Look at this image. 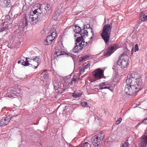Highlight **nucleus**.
<instances>
[{"mask_svg": "<svg viewBox=\"0 0 147 147\" xmlns=\"http://www.w3.org/2000/svg\"><path fill=\"white\" fill-rule=\"evenodd\" d=\"M40 78L41 80H43L44 79H45V78H44V76H43L42 75H41V74H40Z\"/></svg>", "mask_w": 147, "mask_h": 147, "instance_id": "nucleus-47", "label": "nucleus"}, {"mask_svg": "<svg viewBox=\"0 0 147 147\" xmlns=\"http://www.w3.org/2000/svg\"><path fill=\"white\" fill-rule=\"evenodd\" d=\"M143 123L141 122V121L140 122V123H138L137 125L136 126V127H138V126L140 125V124H141L142 123Z\"/></svg>", "mask_w": 147, "mask_h": 147, "instance_id": "nucleus-49", "label": "nucleus"}, {"mask_svg": "<svg viewBox=\"0 0 147 147\" xmlns=\"http://www.w3.org/2000/svg\"><path fill=\"white\" fill-rule=\"evenodd\" d=\"M34 11V13H37L38 15H39L40 16V15H41L42 11H41V9L40 8H38L35 9Z\"/></svg>", "mask_w": 147, "mask_h": 147, "instance_id": "nucleus-30", "label": "nucleus"}, {"mask_svg": "<svg viewBox=\"0 0 147 147\" xmlns=\"http://www.w3.org/2000/svg\"><path fill=\"white\" fill-rule=\"evenodd\" d=\"M139 50V48L138 45L137 44H136L135 46L134 52H136L137 51Z\"/></svg>", "mask_w": 147, "mask_h": 147, "instance_id": "nucleus-41", "label": "nucleus"}, {"mask_svg": "<svg viewBox=\"0 0 147 147\" xmlns=\"http://www.w3.org/2000/svg\"><path fill=\"white\" fill-rule=\"evenodd\" d=\"M86 33L85 32H83V33H81L79 34V36L80 35V36L78 37L76 39V41L77 42V43H80V42H81L85 41L84 40L85 38H86Z\"/></svg>", "mask_w": 147, "mask_h": 147, "instance_id": "nucleus-18", "label": "nucleus"}, {"mask_svg": "<svg viewBox=\"0 0 147 147\" xmlns=\"http://www.w3.org/2000/svg\"><path fill=\"white\" fill-rule=\"evenodd\" d=\"M53 40L51 35H49L45 40L44 44L46 45H48L51 43Z\"/></svg>", "mask_w": 147, "mask_h": 147, "instance_id": "nucleus-19", "label": "nucleus"}, {"mask_svg": "<svg viewBox=\"0 0 147 147\" xmlns=\"http://www.w3.org/2000/svg\"><path fill=\"white\" fill-rule=\"evenodd\" d=\"M129 144L127 140L125 142V143L123 144L121 146V147H128Z\"/></svg>", "mask_w": 147, "mask_h": 147, "instance_id": "nucleus-34", "label": "nucleus"}, {"mask_svg": "<svg viewBox=\"0 0 147 147\" xmlns=\"http://www.w3.org/2000/svg\"><path fill=\"white\" fill-rule=\"evenodd\" d=\"M105 135V133L103 131H100V133H99L96 136H97V137H98V138L99 139V140L101 141L103 140Z\"/></svg>", "mask_w": 147, "mask_h": 147, "instance_id": "nucleus-23", "label": "nucleus"}, {"mask_svg": "<svg viewBox=\"0 0 147 147\" xmlns=\"http://www.w3.org/2000/svg\"><path fill=\"white\" fill-rule=\"evenodd\" d=\"M89 67V65H85V66L79 70V72L80 74L83 73L84 72L85 70L87 69Z\"/></svg>", "mask_w": 147, "mask_h": 147, "instance_id": "nucleus-31", "label": "nucleus"}, {"mask_svg": "<svg viewBox=\"0 0 147 147\" xmlns=\"http://www.w3.org/2000/svg\"><path fill=\"white\" fill-rule=\"evenodd\" d=\"M41 74V75L44 76V77L45 79H47L48 78V74L47 73V69L44 70Z\"/></svg>", "mask_w": 147, "mask_h": 147, "instance_id": "nucleus-28", "label": "nucleus"}, {"mask_svg": "<svg viewBox=\"0 0 147 147\" xmlns=\"http://www.w3.org/2000/svg\"><path fill=\"white\" fill-rule=\"evenodd\" d=\"M71 81V79L69 77L68 78L65 79L63 83L62 84L63 88L62 90L60 92L61 94L63 93L65 90L69 87L70 85H72Z\"/></svg>", "mask_w": 147, "mask_h": 147, "instance_id": "nucleus-6", "label": "nucleus"}, {"mask_svg": "<svg viewBox=\"0 0 147 147\" xmlns=\"http://www.w3.org/2000/svg\"><path fill=\"white\" fill-rule=\"evenodd\" d=\"M53 84L55 89L57 90L59 88L61 89L62 90L63 86L62 84L59 82L57 80H54L53 82Z\"/></svg>", "mask_w": 147, "mask_h": 147, "instance_id": "nucleus-15", "label": "nucleus"}, {"mask_svg": "<svg viewBox=\"0 0 147 147\" xmlns=\"http://www.w3.org/2000/svg\"><path fill=\"white\" fill-rule=\"evenodd\" d=\"M93 29L92 28H91V29H90V30H91V32L93 34V33H94V32L93 31Z\"/></svg>", "mask_w": 147, "mask_h": 147, "instance_id": "nucleus-51", "label": "nucleus"}, {"mask_svg": "<svg viewBox=\"0 0 147 147\" xmlns=\"http://www.w3.org/2000/svg\"><path fill=\"white\" fill-rule=\"evenodd\" d=\"M24 66H28L29 65H23Z\"/></svg>", "mask_w": 147, "mask_h": 147, "instance_id": "nucleus-55", "label": "nucleus"}, {"mask_svg": "<svg viewBox=\"0 0 147 147\" xmlns=\"http://www.w3.org/2000/svg\"><path fill=\"white\" fill-rule=\"evenodd\" d=\"M122 56L123 58H128V56H127V54H126L125 53H123L121 54L120 57H121Z\"/></svg>", "mask_w": 147, "mask_h": 147, "instance_id": "nucleus-42", "label": "nucleus"}, {"mask_svg": "<svg viewBox=\"0 0 147 147\" xmlns=\"http://www.w3.org/2000/svg\"><path fill=\"white\" fill-rule=\"evenodd\" d=\"M134 48H133L132 49H131V54L132 55L134 53Z\"/></svg>", "mask_w": 147, "mask_h": 147, "instance_id": "nucleus-50", "label": "nucleus"}, {"mask_svg": "<svg viewBox=\"0 0 147 147\" xmlns=\"http://www.w3.org/2000/svg\"><path fill=\"white\" fill-rule=\"evenodd\" d=\"M20 96V94L19 92H18L14 90L13 91L10 95H9L8 97H12L13 98H15L16 96Z\"/></svg>", "mask_w": 147, "mask_h": 147, "instance_id": "nucleus-24", "label": "nucleus"}, {"mask_svg": "<svg viewBox=\"0 0 147 147\" xmlns=\"http://www.w3.org/2000/svg\"><path fill=\"white\" fill-rule=\"evenodd\" d=\"M75 29L74 30V31L76 32L75 34V36H79V34L81 33H83V30H82L81 28L78 26L76 25L75 26Z\"/></svg>", "mask_w": 147, "mask_h": 147, "instance_id": "nucleus-17", "label": "nucleus"}, {"mask_svg": "<svg viewBox=\"0 0 147 147\" xmlns=\"http://www.w3.org/2000/svg\"><path fill=\"white\" fill-rule=\"evenodd\" d=\"M118 45L116 44H113L109 47L104 52V56H110L113 53L118 47Z\"/></svg>", "mask_w": 147, "mask_h": 147, "instance_id": "nucleus-7", "label": "nucleus"}, {"mask_svg": "<svg viewBox=\"0 0 147 147\" xmlns=\"http://www.w3.org/2000/svg\"><path fill=\"white\" fill-rule=\"evenodd\" d=\"M105 86H99V87H100L99 88H95L97 89V90H98L99 89L102 90L103 89H102V87H105Z\"/></svg>", "mask_w": 147, "mask_h": 147, "instance_id": "nucleus-46", "label": "nucleus"}, {"mask_svg": "<svg viewBox=\"0 0 147 147\" xmlns=\"http://www.w3.org/2000/svg\"><path fill=\"white\" fill-rule=\"evenodd\" d=\"M81 104L83 107H87L88 106L87 103L86 102H82Z\"/></svg>", "mask_w": 147, "mask_h": 147, "instance_id": "nucleus-38", "label": "nucleus"}, {"mask_svg": "<svg viewBox=\"0 0 147 147\" xmlns=\"http://www.w3.org/2000/svg\"><path fill=\"white\" fill-rule=\"evenodd\" d=\"M122 120V119H121V118H119V119L115 123V124L116 125H119L120 123L121 122V121Z\"/></svg>", "mask_w": 147, "mask_h": 147, "instance_id": "nucleus-40", "label": "nucleus"}, {"mask_svg": "<svg viewBox=\"0 0 147 147\" xmlns=\"http://www.w3.org/2000/svg\"><path fill=\"white\" fill-rule=\"evenodd\" d=\"M30 14L29 20L33 22L32 23L33 24H35L38 21L42 20V17H41V16H40L39 15H38L37 13H35L34 11H32L31 12Z\"/></svg>", "mask_w": 147, "mask_h": 147, "instance_id": "nucleus-3", "label": "nucleus"}, {"mask_svg": "<svg viewBox=\"0 0 147 147\" xmlns=\"http://www.w3.org/2000/svg\"><path fill=\"white\" fill-rule=\"evenodd\" d=\"M80 147H91L90 145L88 142H86L83 144L82 146Z\"/></svg>", "mask_w": 147, "mask_h": 147, "instance_id": "nucleus-35", "label": "nucleus"}, {"mask_svg": "<svg viewBox=\"0 0 147 147\" xmlns=\"http://www.w3.org/2000/svg\"><path fill=\"white\" fill-rule=\"evenodd\" d=\"M93 75L95 78L100 79L104 76V71L100 68L97 69L93 72Z\"/></svg>", "mask_w": 147, "mask_h": 147, "instance_id": "nucleus-8", "label": "nucleus"}, {"mask_svg": "<svg viewBox=\"0 0 147 147\" xmlns=\"http://www.w3.org/2000/svg\"><path fill=\"white\" fill-rule=\"evenodd\" d=\"M10 17L9 15H6L4 21L3 22L4 23H7L10 20Z\"/></svg>", "mask_w": 147, "mask_h": 147, "instance_id": "nucleus-32", "label": "nucleus"}, {"mask_svg": "<svg viewBox=\"0 0 147 147\" xmlns=\"http://www.w3.org/2000/svg\"><path fill=\"white\" fill-rule=\"evenodd\" d=\"M140 19L142 21H145L147 20L146 15L145 14L143 15L140 17Z\"/></svg>", "mask_w": 147, "mask_h": 147, "instance_id": "nucleus-33", "label": "nucleus"}, {"mask_svg": "<svg viewBox=\"0 0 147 147\" xmlns=\"http://www.w3.org/2000/svg\"><path fill=\"white\" fill-rule=\"evenodd\" d=\"M90 56V55L89 54H87L81 57L80 58V61L82 62L88 60L89 59Z\"/></svg>", "mask_w": 147, "mask_h": 147, "instance_id": "nucleus-25", "label": "nucleus"}, {"mask_svg": "<svg viewBox=\"0 0 147 147\" xmlns=\"http://www.w3.org/2000/svg\"><path fill=\"white\" fill-rule=\"evenodd\" d=\"M93 38L92 37H91L90 38V40H92L93 39Z\"/></svg>", "mask_w": 147, "mask_h": 147, "instance_id": "nucleus-54", "label": "nucleus"}, {"mask_svg": "<svg viewBox=\"0 0 147 147\" xmlns=\"http://www.w3.org/2000/svg\"><path fill=\"white\" fill-rule=\"evenodd\" d=\"M112 87L110 86H105V87H102V89H108L110 90H112Z\"/></svg>", "mask_w": 147, "mask_h": 147, "instance_id": "nucleus-43", "label": "nucleus"}, {"mask_svg": "<svg viewBox=\"0 0 147 147\" xmlns=\"http://www.w3.org/2000/svg\"><path fill=\"white\" fill-rule=\"evenodd\" d=\"M97 137L95 135L91 138V141L93 145L95 146H98L101 142Z\"/></svg>", "mask_w": 147, "mask_h": 147, "instance_id": "nucleus-14", "label": "nucleus"}, {"mask_svg": "<svg viewBox=\"0 0 147 147\" xmlns=\"http://www.w3.org/2000/svg\"><path fill=\"white\" fill-rule=\"evenodd\" d=\"M138 142L139 147H146L147 145V134L141 137Z\"/></svg>", "mask_w": 147, "mask_h": 147, "instance_id": "nucleus-9", "label": "nucleus"}, {"mask_svg": "<svg viewBox=\"0 0 147 147\" xmlns=\"http://www.w3.org/2000/svg\"><path fill=\"white\" fill-rule=\"evenodd\" d=\"M87 64L88 65V64H90L89 63H88Z\"/></svg>", "mask_w": 147, "mask_h": 147, "instance_id": "nucleus-57", "label": "nucleus"}, {"mask_svg": "<svg viewBox=\"0 0 147 147\" xmlns=\"http://www.w3.org/2000/svg\"><path fill=\"white\" fill-rule=\"evenodd\" d=\"M10 0H1L0 1V5L3 7H10L11 6Z\"/></svg>", "mask_w": 147, "mask_h": 147, "instance_id": "nucleus-16", "label": "nucleus"}, {"mask_svg": "<svg viewBox=\"0 0 147 147\" xmlns=\"http://www.w3.org/2000/svg\"><path fill=\"white\" fill-rule=\"evenodd\" d=\"M38 67V65L36 66H35L34 65H33V66L32 67H35L34 68L36 69V68Z\"/></svg>", "mask_w": 147, "mask_h": 147, "instance_id": "nucleus-52", "label": "nucleus"}, {"mask_svg": "<svg viewBox=\"0 0 147 147\" xmlns=\"http://www.w3.org/2000/svg\"><path fill=\"white\" fill-rule=\"evenodd\" d=\"M59 15L60 13L58 11H55L53 16V19H54V20H57L59 17Z\"/></svg>", "mask_w": 147, "mask_h": 147, "instance_id": "nucleus-29", "label": "nucleus"}, {"mask_svg": "<svg viewBox=\"0 0 147 147\" xmlns=\"http://www.w3.org/2000/svg\"><path fill=\"white\" fill-rule=\"evenodd\" d=\"M91 28L89 24L84 25L82 30H83V32H85L86 33V36H88V31L89 30H90Z\"/></svg>", "mask_w": 147, "mask_h": 147, "instance_id": "nucleus-20", "label": "nucleus"}, {"mask_svg": "<svg viewBox=\"0 0 147 147\" xmlns=\"http://www.w3.org/2000/svg\"><path fill=\"white\" fill-rule=\"evenodd\" d=\"M112 26L109 24H106L103 28L101 35L106 44H109V40L110 38V34L111 32Z\"/></svg>", "mask_w": 147, "mask_h": 147, "instance_id": "nucleus-2", "label": "nucleus"}, {"mask_svg": "<svg viewBox=\"0 0 147 147\" xmlns=\"http://www.w3.org/2000/svg\"><path fill=\"white\" fill-rule=\"evenodd\" d=\"M25 58L26 59V58H25L24 57L21 56V58H20L21 59V60H19L18 61V63L20 64V63H22L21 64H22V62H23V60H22V59H24V61H25L24 60Z\"/></svg>", "mask_w": 147, "mask_h": 147, "instance_id": "nucleus-39", "label": "nucleus"}, {"mask_svg": "<svg viewBox=\"0 0 147 147\" xmlns=\"http://www.w3.org/2000/svg\"><path fill=\"white\" fill-rule=\"evenodd\" d=\"M139 74L135 72L127 76L124 89L125 93L130 96H134L143 88L142 82Z\"/></svg>", "mask_w": 147, "mask_h": 147, "instance_id": "nucleus-1", "label": "nucleus"}, {"mask_svg": "<svg viewBox=\"0 0 147 147\" xmlns=\"http://www.w3.org/2000/svg\"><path fill=\"white\" fill-rule=\"evenodd\" d=\"M84 43L85 41L81 42L78 44L77 43H75L76 45L73 50L74 53H78L81 51L82 49L85 47Z\"/></svg>", "mask_w": 147, "mask_h": 147, "instance_id": "nucleus-10", "label": "nucleus"}, {"mask_svg": "<svg viewBox=\"0 0 147 147\" xmlns=\"http://www.w3.org/2000/svg\"><path fill=\"white\" fill-rule=\"evenodd\" d=\"M5 29H6V28L4 27L3 26V27L0 28V32H2L5 31Z\"/></svg>", "mask_w": 147, "mask_h": 147, "instance_id": "nucleus-44", "label": "nucleus"}, {"mask_svg": "<svg viewBox=\"0 0 147 147\" xmlns=\"http://www.w3.org/2000/svg\"><path fill=\"white\" fill-rule=\"evenodd\" d=\"M45 10L46 11V15L50 14L51 12V6L48 4H45Z\"/></svg>", "mask_w": 147, "mask_h": 147, "instance_id": "nucleus-22", "label": "nucleus"}, {"mask_svg": "<svg viewBox=\"0 0 147 147\" xmlns=\"http://www.w3.org/2000/svg\"><path fill=\"white\" fill-rule=\"evenodd\" d=\"M24 59H22L23 62H22V64H31L29 63V62L32 61H35L38 64H39L40 63L41 61V60L39 57L36 56L32 57H30V58L29 57H26L25 61H24Z\"/></svg>", "mask_w": 147, "mask_h": 147, "instance_id": "nucleus-4", "label": "nucleus"}, {"mask_svg": "<svg viewBox=\"0 0 147 147\" xmlns=\"http://www.w3.org/2000/svg\"><path fill=\"white\" fill-rule=\"evenodd\" d=\"M82 94L81 92H74L72 94V96L74 98H78L80 97Z\"/></svg>", "mask_w": 147, "mask_h": 147, "instance_id": "nucleus-27", "label": "nucleus"}, {"mask_svg": "<svg viewBox=\"0 0 147 147\" xmlns=\"http://www.w3.org/2000/svg\"><path fill=\"white\" fill-rule=\"evenodd\" d=\"M11 118L12 117L9 116L3 118L0 121V125L3 126L7 125L9 123Z\"/></svg>", "mask_w": 147, "mask_h": 147, "instance_id": "nucleus-12", "label": "nucleus"}, {"mask_svg": "<svg viewBox=\"0 0 147 147\" xmlns=\"http://www.w3.org/2000/svg\"><path fill=\"white\" fill-rule=\"evenodd\" d=\"M88 43L87 42H85V44H84V45H85V47L88 44Z\"/></svg>", "mask_w": 147, "mask_h": 147, "instance_id": "nucleus-53", "label": "nucleus"}, {"mask_svg": "<svg viewBox=\"0 0 147 147\" xmlns=\"http://www.w3.org/2000/svg\"><path fill=\"white\" fill-rule=\"evenodd\" d=\"M28 21L26 17L22 20L21 22L18 26V33L23 32L26 30L28 26Z\"/></svg>", "mask_w": 147, "mask_h": 147, "instance_id": "nucleus-5", "label": "nucleus"}, {"mask_svg": "<svg viewBox=\"0 0 147 147\" xmlns=\"http://www.w3.org/2000/svg\"><path fill=\"white\" fill-rule=\"evenodd\" d=\"M80 78L78 76H74L73 78L71 79V83L72 85L74 84H75L76 82H78Z\"/></svg>", "mask_w": 147, "mask_h": 147, "instance_id": "nucleus-26", "label": "nucleus"}, {"mask_svg": "<svg viewBox=\"0 0 147 147\" xmlns=\"http://www.w3.org/2000/svg\"><path fill=\"white\" fill-rule=\"evenodd\" d=\"M147 121V117L145 119H144L143 120L141 121L143 123H145L146 122V121Z\"/></svg>", "mask_w": 147, "mask_h": 147, "instance_id": "nucleus-48", "label": "nucleus"}, {"mask_svg": "<svg viewBox=\"0 0 147 147\" xmlns=\"http://www.w3.org/2000/svg\"><path fill=\"white\" fill-rule=\"evenodd\" d=\"M61 55H66L67 57H68L70 56V57L72 58L73 59H74L73 55L71 53H65L64 51H60V50L57 49L55 51V53L54 54V56L55 57H56V56L58 57L59 56Z\"/></svg>", "mask_w": 147, "mask_h": 147, "instance_id": "nucleus-11", "label": "nucleus"}, {"mask_svg": "<svg viewBox=\"0 0 147 147\" xmlns=\"http://www.w3.org/2000/svg\"><path fill=\"white\" fill-rule=\"evenodd\" d=\"M127 65H114L113 67V69H115V71H118L120 69H123L127 67Z\"/></svg>", "mask_w": 147, "mask_h": 147, "instance_id": "nucleus-21", "label": "nucleus"}, {"mask_svg": "<svg viewBox=\"0 0 147 147\" xmlns=\"http://www.w3.org/2000/svg\"><path fill=\"white\" fill-rule=\"evenodd\" d=\"M128 58H123L122 56L120 57L117 61V64H128Z\"/></svg>", "mask_w": 147, "mask_h": 147, "instance_id": "nucleus-13", "label": "nucleus"}, {"mask_svg": "<svg viewBox=\"0 0 147 147\" xmlns=\"http://www.w3.org/2000/svg\"><path fill=\"white\" fill-rule=\"evenodd\" d=\"M146 18H147V15H146Z\"/></svg>", "mask_w": 147, "mask_h": 147, "instance_id": "nucleus-58", "label": "nucleus"}, {"mask_svg": "<svg viewBox=\"0 0 147 147\" xmlns=\"http://www.w3.org/2000/svg\"><path fill=\"white\" fill-rule=\"evenodd\" d=\"M50 35L52 37V38H53L54 40L57 36V33L55 32H53L52 33L51 35Z\"/></svg>", "mask_w": 147, "mask_h": 147, "instance_id": "nucleus-36", "label": "nucleus"}, {"mask_svg": "<svg viewBox=\"0 0 147 147\" xmlns=\"http://www.w3.org/2000/svg\"><path fill=\"white\" fill-rule=\"evenodd\" d=\"M92 36H94V33L92 34Z\"/></svg>", "mask_w": 147, "mask_h": 147, "instance_id": "nucleus-56", "label": "nucleus"}, {"mask_svg": "<svg viewBox=\"0 0 147 147\" xmlns=\"http://www.w3.org/2000/svg\"><path fill=\"white\" fill-rule=\"evenodd\" d=\"M106 82H104V83H102L101 84H100L98 86H105L107 85V84H106Z\"/></svg>", "mask_w": 147, "mask_h": 147, "instance_id": "nucleus-45", "label": "nucleus"}, {"mask_svg": "<svg viewBox=\"0 0 147 147\" xmlns=\"http://www.w3.org/2000/svg\"><path fill=\"white\" fill-rule=\"evenodd\" d=\"M10 25V24L8 23H4L3 26L4 27L6 28V29L8 28L9 27V25Z\"/></svg>", "mask_w": 147, "mask_h": 147, "instance_id": "nucleus-37", "label": "nucleus"}]
</instances>
